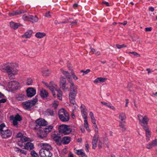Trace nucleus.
Returning <instances> with one entry per match:
<instances>
[{
  "label": "nucleus",
  "mask_w": 157,
  "mask_h": 157,
  "mask_svg": "<svg viewBox=\"0 0 157 157\" xmlns=\"http://www.w3.org/2000/svg\"><path fill=\"white\" fill-rule=\"evenodd\" d=\"M19 153L21 154L26 155L27 154V152L24 150L21 149L20 150Z\"/></svg>",
  "instance_id": "nucleus-53"
},
{
  "label": "nucleus",
  "mask_w": 157,
  "mask_h": 157,
  "mask_svg": "<svg viewBox=\"0 0 157 157\" xmlns=\"http://www.w3.org/2000/svg\"><path fill=\"white\" fill-rule=\"evenodd\" d=\"M26 12V10H16L13 11L12 13H9V15L10 16H13L20 14L24 13Z\"/></svg>",
  "instance_id": "nucleus-20"
},
{
  "label": "nucleus",
  "mask_w": 157,
  "mask_h": 157,
  "mask_svg": "<svg viewBox=\"0 0 157 157\" xmlns=\"http://www.w3.org/2000/svg\"><path fill=\"white\" fill-rule=\"evenodd\" d=\"M43 75L45 76H48L50 74L49 70L47 69L46 70H44L42 71Z\"/></svg>",
  "instance_id": "nucleus-41"
},
{
  "label": "nucleus",
  "mask_w": 157,
  "mask_h": 157,
  "mask_svg": "<svg viewBox=\"0 0 157 157\" xmlns=\"http://www.w3.org/2000/svg\"><path fill=\"white\" fill-rule=\"evenodd\" d=\"M57 91L58 93V94L57 95L58 98L59 100H62V93L61 91L60 90H57Z\"/></svg>",
  "instance_id": "nucleus-38"
},
{
  "label": "nucleus",
  "mask_w": 157,
  "mask_h": 157,
  "mask_svg": "<svg viewBox=\"0 0 157 157\" xmlns=\"http://www.w3.org/2000/svg\"><path fill=\"white\" fill-rule=\"evenodd\" d=\"M18 70L17 69H15L11 72L7 73H8V77L10 79H11L15 78V75L18 74Z\"/></svg>",
  "instance_id": "nucleus-23"
},
{
  "label": "nucleus",
  "mask_w": 157,
  "mask_h": 157,
  "mask_svg": "<svg viewBox=\"0 0 157 157\" xmlns=\"http://www.w3.org/2000/svg\"><path fill=\"white\" fill-rule=\"evenodd\" d=\"M32 33V30H29L25 33L22 36V37H25L27 38H29L31 37Z\"/></svg>",
  "instance_id": "nucleus-31"
},
{
  "label": "nucleus",
  "mask_w": 157,
  "mask_h": 157,
  "mask_svg": "<svg viewBox=\"0 0 157 157\" xmlns=\"http://www.w3.org/2000/svg\"><path fill=\"white\" fill-rule=\"evenodd\" d=\"M48 93L45 90L42 89L40 90V96L43 98L47 97L48 96Z\"/></svg>",
  "instance_id": "nucleus-27"
},
{
  "label": "nucleus",
  "mask_w": 157,
  "mask_h": 157,
  "mask_svg": "<svg viewBox=\"0 0 157 157\" xmlns=\"http://www.w3.org/2000/svg\"><path fill=\"white\" fill-rule=\"evenodd\" d=\"M48 87L49 88V90L52 92L53 97L54 98H56V95L55 92L54 91V90H55V88L52 86H48Z\"/></svg>",
  "instance_id": "nucleus-37"
},
{
  "label": "nucleus",
  "mask_w": 157,
  "mask_h": 157,
  "mask_svg": "<svg viewBox=\"0 0 157 157\" xmlns=\"http://www.w3.org/2000/svg\"><path fill=\"white\" fill-rule=\"evenodd\" d=\"M68 83L66 82V78H60L59 83L60 88L63 90L68 89Z\"/></svg>",
  "instance_id": "nucleus-9"
},
{
  "label": "nucleus",
  "mask_w": 157,
  "mask_h": 157,
  "mask_svg": "<svg viewBox=\"0 0 157 157\" xmlns=\"http://www.w3.org/2000/svg\"><path fill=\"white\" fill-rule=\"evenodd\" d=\"M14 119L18 121H21L22 120L20 116L18 114H17L14 118Z\"/></svg>",
  "instance_id": "nucleus-45"
},
{
  "label": "nucleus",
  "mask_w": 157,
  "mask_h": 157,
  "mask_svg": "<svg viewBox=\"0 0 157 157\" xmlns=\"http://www.w3.org/2000/svg\"><path fill=\"white\" fill-rule=\"evenodd\" d=\"M116 46L117 47L118 49H120L123 48H125L127 47V46L124 44L122 45H119L118 44H116Z\"/></svg>",
  "instance_id": "nucleus-48"
},
{
  "label": "nucleus",
  "mask_w": 157,
  "mask_h": 157,
  "mask_svg": "<svg viewBox=\"0 0 157 157\" xmlns=\"http://www.w3.org/2000/svg\"><path fill=\"white\" fill-rule=\"evenodd\" d=\"M104 144V141L103 140H100L99 141V144L102 145L103 146V144Z\"/></svg>",
  "instance_id": "nucleus-64"
},
{
  "label": "nucleus",
  "mask_w": 157,
  "mask_h": 157,
  "mask_svg": "<svg viewBox=\"0 0 157 157\" xmlns=\"http://www.w3.org/2000/svg\"><path fill=\"white\" fill-rule=\"evenodd\" d=\"M28 138L25 136L21 137L19 140H18L17 142V145L20 147H23V143L28 141Z\"/></svg>",
  "instance_id": "nucleus-18"
},
{
  "label": "nucleus",
  "mask_w": 157,
  "mask_h": 157,
  "mask_svg": "<svg viewBox=\"0 0 157 157\" xmlns=\"http://www.w3.org/2000/svg\"><path fill=\"white\" fill-rule=\"evenodd\" d=\"M30 17L31 15L25 14L23 16L22 18L25 21H29Z\"/></svg>",
  "instance_id": "nucleus-35"
},
{
  "label": "nucleus",
  "mask_w": 157,
  "mask_h": 157,
  "mask_svg": "<svg viewBox=\"0 0 157 157\" xmlns=\"http://www.w3.org/2000/svg\"><path fill=\"white\" fill-rule=\"evenodd\" d=\"M40 146L41 147V148L40 151H41L42 150L43 151H52V146L48 144L41 143L40 144Z\"/></svg>",
  "instance_id": "nucleus-13"
},
{
  "label": "nucleus",
  "mask_w": 157,
  "mask_h": 157,
  "mask_svg": "<svg viewBox=\"0 0 157 157\" xmlns=\"http://www.w3.org/2000/svg\"><path fill=\"white\" fill-rule=\"evenodd\" d=\"M157 146V140L155 139L152 141L151 143L146 145V148L147 149H151L153 147Z\"/></svg>",
  "instance_id": "nucleus-19"
},
{
  "label": "nucleus",
  "mask_w": 157,
  "mask_h": 157,
  "mask_svg": "<svg viewBox=\"0 0 157 157\" xmlns=\"http://www.w3.org/2000/svg\"><path fill=\"white\" fill-rule=\"evenodd\" d=\"M89 115L90 117L91 122L94 121H96L95 118L94 116V115L93 112L91 111H90L89 113Z\"/></svg>",
  "instance_id": "nucleus-44"
},
{
  "label": "nucleus",
  "mask_w": 157,
  "mask_h": 157,
  "mask_svg": "<svg viewBox=\"0 0 157 157\" xmlns=\"http://www.w3.org/2000/svg\"><path fill=\"white\" fill-rule=\"evenodd\" d=\"M60 71L63 75L66 77L67 79H70L71 78V76L70 73L67 71H64L63 69H61Z\"/></svg>",
  "instance_id": "nucleus-33"
},
{
  "label": "nucleus",
  "mask_w": 157,
  "mask_h": 157,
  "mask_svg": "<svg viewBox=\"0 0 157 157\" xmlns=\"http://www.w3.org/2000/svg\"><path fill=\"white\" fill-rule=\"evenodd\" d=\"M38 137L41 139H43L47 137L48 134L43 128H39L36 131Z\"/></svg>",
  "instance_id": "nucleus-10"
},
{
  "label": "nucleus",
  "mask_w": 157,
  "mask_h": 157,
  "mask_svg": "<svg viewBox=\"0 0 157 157\" xmlns=\"http://www.w3.org/2000/svg\"><path fill=\"white\" fill-rule=\"evenodd\" d=\"M98 138L99 136H98L97 134H94L92 142V147L94 149H95L97 147V143Z\"/></svg>",
  "instance_id": "nucleus-17"
},
{
  "label": "nucleus",
  "mask_w": 157,
  "mask_h": 157,
  "mask_svg": "<svg viewBox=\"0 0 157 157\" xmlns=\"http://www.w3.org/2000/svg\"><path fill=\"white\" fill-rule=\"evenodd\" d=\"M152 30V28L151 27H146L145 28V31L146 32H150Z\"/></svg>",
  "instance_id": "nucleus-58"
},
{
  "label": "nucleus",
  "mask_w": 157,
  "mask_h": 157,
  "mask_svg": "<svg viewBox=\"0 0 157 157\" xmlns=\"http://www.w3.org/2000/svg\"><path fill=\"white\" fill-rule=\"evenodd\" d=\"M81 111L82 117L84 119H87V109L86 106L83 104H82L80 106Z\"/></svg>",
  "instance_id": "nucleus-15"
},
{
  "label": "nucleus",
  "mask_w": 157,
  "mask_h": 157,
  "mask_svg": "<svg viewBox=\"0 0 157 157\" xmlns=\"http://www.w3.org/2000/svg\"><path fill=\"white\" fill-rule=\"evenodd\" d=\"M55 89V90L57 91V90H58V87L57 85L55 84H53V85L52 86Z\"/></svg>",
  "instance_id": "nucleus-63"
},
{
  "label": "nucleus",
  "mask_w": 157,
  "mask_h": 157,
  "mask_svg": "<svg viewBox=\"0 0 157 157\" xmlns=\"http://www.w3.org/2000/svg\"><path fill=\"white\" fill-rule=\"evenodd\" d=\"M10 25L12 29H16L20 26V25L19 23H16L13 22H10Z\"/></svg>",
  "instance_id": "nucleus-28"
},
{
  "label": "nucleus",
  "mask_w": 157,
  "mask_h": 157,
  "mask_svg": "<svg viewBox=\"0 0 157 157\" xmlns=\"http://www.w3.org/2000/svg\"><path fill=\"white\" fill-rule=\"evenodd\" d=\"M8 87L12 90H17L19 86V83L16 81H12L8 83Z\"/></svg>",
  "instance_id": "nucleus-8"
},
{
  "label": "nucleus",
  "mask_w": 157,
  "mask_h": 157,
  "mask_svg": "<svg viewBox=\"0 0 157 157\" xmlns=\"http://www.w3.org/2000/svg\"><path fill=\"white\" fill-rule=\"evenodd\" d=\"M13 149L14 151L17 152V153H19L20 152V149L19 148L17 147H14Z\"/></svg>",
  "instance_id": "nucleus-54"
},
{
  "label": "nucleus",
  "mask_w": 157,
  "mask_h": 157,
  "mask_svg": "<svg viewBox=\"0 0 157 157\" xmlns=\"http://www.w3.org/2000/svg\"><path fill=\"white\" fill-rule=\"evenodd\" d=\"M30 155L32 157H39L38 154L34 150H32L31 151Z\"/></svg>",
  "instance_id": "nucleus-40"
},
{
  "label": "nucleus",
  "mask_w": 157,
  "mask_h": 157,
  "mask_svg": "<svg viewBox=\"0 0 157 157\" xmlns=\"http://www.w3.org/2000/svg\"><path fill=\"white\" fill-rule=\"evenodd\" d=\"M119 126L122 128V131L123 132H124L126 130V128L125 126L122 124L121 122L120 123L119 125Z\"/></svg>",
  "instance_id": "nucleus-46"
},
{
  "label": "nucleus",
  "mask_w": 157,
  "mask_h": 157,
  "mask_svg": "<svg viewBox=\"0 0 157 157\" xmlns=\"http://www.w3.org/2000/svg\"><path fill=\"white\" fill-rule=\"evenodd\" d=\"M34 146L33 144L30 142L27 143L24 146V149L28 150H31L33 149Z\"/></svg>",
  "instance_id": "nucleus-22"
},
{
  "label": "nucleus",
  "mask_w": 157,
  "mask_h": 157,
  "mask_svg": "<svg viewBox=\"0 0 157 157\" xmlns=\"http://www.w3.org/2000/svg\"><path fill=\"white\" fill-rule=\"evenodd\" d=\"M68 81L71 84L70 88H72L78 87L77 86L75 85L74 84L72 80L71 79V78L68 79Z\"/></svg>",
  "instance_id": "nucleus-39"
},
{
  "label": "nucleus",
  "mask_w": 157,
  "mask_h": 157,
  "mask_svg": "<svg viewBox=\"0 0 157 157\" xmlns=\"http://www.w3.org/2000/svg\"><path fill=\"white\" fill-rule=\"evenodd\" d=\"M58 115L60 120L63 122H67L69 120V115L68 112L64 109L59 110Z\"/></svg>",
  "instance_id": "nucleus-2"
},
{
  "label": "nucleus",
  "mask_w": 157,
  "mask_h": 157,
  "mask_svg": "<svg viewBox=\"0 0 157 157\" xmlns=\"http://www.w3.org/2000/svg\"><path fill=\"white\" fill-rule=\"evenodd\" d=\"M33 82V80L32 78H28L26 82L27 84L28 85H30L32 84Z\"/></svg>",
  "instance_id": "nucleus-49"
},
{
  "label": "nucleus",
  "mask_w": 157,
  "mask_h": 157,
  "mask_svg": "<svg viewBox=\"0 0 157 157\" xmlns=\"http://www.w3.org/2000/svg\"><path fill=\"white\" fill-rule=\"evenodd\" d=\"M137 117L139 123L143 127V128L144 127H148L147 124L149 121V119L146 116L143 117L141 115L138 114L137 115Z\"/></svg>",
  "instance_id": "nucleus-7"
},
{
  "label": "nucleus",
  "mask_w": 157,
  "mask_h": 157,
  "mask_svg": "<svg viewBox=\"0 0 157 157\" xmlns=\"http://www.w3.org/2000/svg\"><path fill=\"white\" fill-rule=\"evenodd\" d=\"M0 131L1 136L3 139L9 138L12 135V131L7 128L4 123H2L0 125Z\"/></svg>",
  "instance_id": "nucleus-1"
},
{
  "label": "nucleus",
  "mask_w": 157,
  "mask_h": 157,
  "mask_svg": "<svg viewBox=\"0 0 157 157\" xmlns=\"http://www.w3.org/2000/svg\"><path fill=\"white\" fill-rule=\"evenodd\" d=\"M14 64L13 63H4L0 66V70L7 73L11 72L16 69L14 68Z\"/></svg>",
  "instance_id": "nucleus-3"
},
{
  "label": "nucleus",
  "mask_w": 157,
  "mask_h": 157,
  "mask_svg": "<svg viewBox=\"0 0 157 157\" xmlns=\"http://www.w3.org/2000/svg\"><path fill=\"white\" fill-rule=\"evenodd\" d=\"M59 132L64 135H68L72 132V128L67 125L62 124L59 125L58 127Z\"/></svg>",
  "instance_id": "nucleus-5"
},
{
  "label": "nucleus",
  "mask_w": 157,
  "mask_h": 157,
  "mask_svg": "<svg viewBox=\"0 0 157 157\" xmlns=\"http://www.w3.org/2000/svg\"><path fill=\"white\" fill-rule=\"evenodd\" d=\"M84 126L86 129L89 132L90 131V130L89 128L87 120V119H84Z\"/></svg>",
  "instance_id": "nucleus-36"
},
{
  "label": "nucleus",
  "mask_w": 157,
  "mask_h": 157,
  "mask_svg": "<svg viewBox=\"0 0 157 157\" xmlns=\"http://www.w3.org/2000/svg\"><path fill=\"white\" fill-rule=\"evenodd\" d=\"M51 151H40L39 154L41 157H52V154Z\"/></svg>",
  "instance_id": "nucleus-12"
},
{
  "label": "nucleus",
  "mask_w": 157,
  "mask_h": 157,
  "mask_svg": "<svg viewBox=\"0 0 157 157\" xmlns=\"http://www.w3.org/2000/svg\"><path fill=\"white\" fill-rule=\"evenodd\" d=\"M59 102L58 101L55 100L54 101L53 103V106L55 109L57 108L58 106L59 105Z\"/></svg>",
  "instance_id": "nucleus-42"
},
{
  "label": "nucleus",
  "mask_w": 157,
  "mask_h": 157,
  "mask_svg": "<svg viewBox=\"0 0 157 157\" xmlns=\"http://www.w3.org/2000/svg\"><path fill=\"white\" fill-rule=\"evenodd\" d=\"M106 80V78H105L98 77L94 81L95 83H101L105 82Z\"/></svg>",
  "instance_id": "nucleus-29"
},
{
  "label": "nucleus",
  "mask_w": 157,
  "mask_h": 157,
  "mask_svg": "<svg viewBox=\"0 0 157 157\" xmlns=\"http://www.w3.org/2000/svg\"><path fill=\"white\" fill-rule=\"evenodd\" d=\"M92 122L94 124V128H98V126L96 123V121Z\"/></svg>",
  "instance_id": "nucleus-61"
},
{
  "label": "nucleus",
  "mask_w": 157,
  "mask_h": 157,
  "mask_svg": "<svg viewBox=\"0 0 157 157\" xmlns=\"http://www.w3.org/2000/svg\"><path fill=\"white\" fill-rule=\"evenodd\" d=\"M23 135L21 133L19 132L17 134L16 137L17 138H20V139L21 137H23Z\"/></svg>",
  "instance_id": "nucleus-55"
},
{
  "label": "nucleus",
  "mask_w": 157,
  "mask_h": 157,
  "mask_svg": "<svg viewBox=\"0 0 157 157\" xmlns=\"http://www.w3.org/2000/svg\"><path fill=\"white\" fill-rule=\"evenodd\" d=\"M144 129L146 132V139L147 142L150 140L151 137V132L148 127H144Z\"/></svg>",
  "instance_id": "nucleus-21"
},
{
  "label": "nucleus",
  "mask_w": 157,
  "mask_h": 157,
  "mask_svg": "<svg viewBox=\"0 0 157 157\" xmlns=\"http://www.w3.org/2000/svg\"><path fill=\"white\" fill-rule=\"evenodd\" d=\"M48 113L49 115L52 116H53L54 114V111L53 110H48Z\"/></svg>",
  "instance_id": "nucleus-52"
},
{
  "label": "nucleus",
  "mask_w": 157,
  "mask_h": 157,
  "mask_svg": "<svg viewBox=\"0 0 157 157\" xmlns=\"http://www.w3.org/2000/svg\"><path fill=\"white\" fill-rule=\"evenodd\" d=\"M6 100L5 98H2L1 99H0V104L1 103H3L6 102Z\"/></svg>",
  "instance_id": "nucleus-57"
},
{
  "label": "nucleus",
  "mask_w": 157,
  "mask_h": 157,
  "mask_svg": "<svg viewBox=\"0 0 157 157\" xmlns=\"http://www.w3.org/2000/svg\"><path fill=\"white\" fill-rule=\"evenodd\" d=\"M71 75H72L73 78L74 80H77L78 79V77L76 75H75V74L74 72L73 71H71Z\"/></svg>",
  "instance_id": "nucleus-50"
},
{
  "label": "nucleus",
  "mask_w": 157,
  "mask_h": 157,
  "mask_svg": "<svg viewBox=\"0 0 157 157\" xmlns=\"http://www.w3.org/2000/svg\"><path fill=\"white\" fill-rule=\"evenodd\" d=\"M52 13L50 11H49L47 12L44 15L45 17H48L50 18L52 15Z\"/></svg>",
  "instance_id": "nucleus-47"
},
{
  "label": "nucleus",
  "mask_w": 157,
  "mask_h": 157,
  "mask_svg": "<svg viewBox=\"0 0 157 157\" xmlns=\"http://www.w3.org/2000/svg\"><path fill=\"white\" fill-rule=\"evenodd\" d=\"M38 21V19L36 16L31 15L29 21L32 23H35L37 22Z\"/></svg>",
  "instance_id": "nucleus-34"
},
{
  "label": "nucleus",
  "mask_w": 157,
  "mask_h": 157,
  "mask_svg": "<svg viewBox=\"0 0 157 157\" xmlns=\"http://www.w3.org/2000/svg\"><path fill=\"white\" fill-rule=\"evenodd\" d=\"M101 103L103 105H105L108 107H109L110 105H109L108 103L106 102H105L103 101H101Z\"/></svg>",
  "instance_id": "nucleus-60"
},
{
  "label": "nucleus",
  "mask_w": 157,
  "mask_h": 157,
  "mask_svg": "<svg viewBox=\"0 0 157 157\" xmlns=\"http://www.w3.org/2000/svg\"><path fill=\"white\" fill-rule=\"evenodd\" d=\"M38 99L35 98L32 100L23 102L22 103V105L24 109L27 110H30L31 109L32 107L35 105Z\"/></svg>",
  "instance_id": "nucleus-6"
},
{
  "label": "nucleus",
  "mask_w": 157,
  "mask_h": 157,
  "mask_svg": "<svg viewBox=\"0 0 157 157\" xmlns=\"http://www.w3.org/2000/svg\"><path fill=\"white\" fill-rule=\"evenodd\" d=\"M129 53L132 54L135 56H140V55L139 54H138V53H137L136 52H130Z\"/></svg>",
  "instance_id": "nucleus-59"
},
{
  "label": "nucleus",
  "mask_w": 157,
  "mask_h": 157,
  "mask_svg": "<svg viewBox=\"0 0 157 157\" xmlns=\"http://www.w3.org/2000/svg\"><path fill=\"white\" fill-rule=\"evenodd\" d=\"M35 123L41 126H45L48 124L46 121L42 118L37 119L35 121Z\"/></svg>",
  "instance_id": "nucleus-16"
},
{
  "label": "nucleus",
  "mask_w": 157,
  "mask_h": 157,
  "mask_svg": "<svg viewBox=\"0 0 157 157\" xmlns=\"http://www.w3.org/2000/svg\"><path fill=\"white\" fill-rule=\"evenodd\" d=\"M52 137L57 144L59 145L61 144V137L59 134L58 133H52Z\"/></svg>",
  "instance_id": "nucleus-11"
},
{
  "label": "nucleus",
  "mask_w": 157,
  "mask_h": 157,
  "mask_svg": "<svg viewBox=\"0 0 157 157\" xmlns=\"http://www.w3.org/2000/svg\"><path fill=\"white\" fill-rule=\"evenodd\" d=\"M46 35V33H44L38 32L35 34V36L38 38L41 39L45 36Z\"/></svg>",
  "instance_id": "nucleus-32"
},
{
  "label": "nucleus",
  "mask_w": 157,
  "mask_h": 157,
  "mask_svg": "<svg viewBox=\"0 0 157 157\" xmlns=\"http://www.w3.org/2000/svg\"><path fill=\"white\" fill-rule=\"evenodd\" d=\"M26 98L25 95L23 94H17L16 96V99L19 101H22L24 100Z\"/></svg>",
  "instance_id": "nucleus-24"
},
{
  "label": "nucleus",
  "mask_w": 157,
  "mask_h": 157,
  "mask_svg": "<svg viewBox=\"0 0 157 157\" xmlns=\"http://www.w3.org/2000/svg\"><path fill=\"white\" fill-rule=\"evenodd\" d=\"M78 87L70 88V92L69 94V98L70 102L73 105L76 104L75 98L77 95L78 91Z\"/></svg>",
  "instance_id": "nucleus-4"
},
{
  "label": "nucleus",
  "mask_w": 157,
  "mask_h": 157,
  "mask_svg": "<svg viewBox=\"0 0 157 157\" xmlns=\"http://www.w3.org/2000/svg\"><path fill=\"white\" fill-rule=\"evenodd\" d=\"M90 70L88 69H87L86 71H85L83 70H82L81 71V72L83 73V75H85L87 74L89 72H90Z\"/></svg>",
  "instance_id": "nucleus-51"
},
{
  "label": "nucleus",
  "mask_w": 157,
  "mask_h": 157,
  "mask_svg": "<svg viewBox=\"0 0 157 157\" xmlns=\"http://www.w3.org/2000/svg\"><path fill=\"white\" fill-rule=\"evenodd\" d=\"M53 127H54L53 125H50L46 126V127L43 128V129L44 130V131H45V132L48 134L52 131Z\"/></svg>",
  "instance_id": "nucleus-25"
},
{
  "label": "nucleus",
  "mask_w": 157,
  "mask_h": 157,
  "mask_svg": "<svg viewBox=\"0 0 157 157\" xmlns=\"http://www.w3.org/2000/svg\"><path fill=\"white\" fill-rule=\"evenodd\" d=\"M76 154L78 155H81L82 156L84 155L85 153L83 151V150H76Z\"/></svg>",
  "instance_id": "nucleus-43"
},
{
  "label": "nucleus",
  "mask_w": 157,
  "mask_h": 157,
  "mask_svg": "<svg viewBox=\"0 0 157 157\" xmlns=\"http://www.w3.org/2000/svg\"><path fill=\"white\" fill-rule=\"evenodd\" d=\"M71 140V138L70 137L64 136L63 138L62 141L63 144H67L70 142Z\"/></svg>",
  "instance_id": "nucleus-26"
},
{
  "label": "nucleus",
  "mask_w": 157,
  "mask_h": 157,
  "mask_svg": "<svg viewBox=\"0 0 157 157\" xmlns=\"http://www.w3.org/2000/svg\"><path fill=\"white\" fill-rule=\"evenodd\" d=\"M119 118L123 122H125L126 119V116L124 113L122 112L119 114Z\"/></svg>",
  "instance_id": "nucleus-30"
},
{
  "label": "nucleus",
  "mask_w": 157,
  "mask_h": 157,
  "mask_svg": "<svg viewBox=\"0 0 157 157\" xmlns=\"http://www.w3.org/2000/svg\"><path fill=\"white\" fill-rule=\"evenodd\" d=\"M27 95L29 98H31L36 94V90L33 88H29L26 90Z\"/></svg>",
  "instance_id": "nucleus-14"
},
{
  "label": "nucleus",
  "mask_w": 157,
  "mask_h": 157,
  "mask_svg": "<svg viewBox=\"0 0 157 157\" xmlns=\"http://www.w3.org/2000/svg\"><path fill=\"white\" fill-rule=\"evenodd\" d=\"M17 121L13 119V124L14 126H17L18 125V122Z\"/></svg>",
  "instance_id": "nucleus-56"
},
{
  "label": "nucleus",
  "mask_w": 157,
  "mask_h": 157,
  "mask_svg": "<svg viewBox=\"0 0 157 157\" xmlns=\"http://www.w3.org/2000/svg\"><path fill=\"white\" fill-rule=\"evenodd\" d=\"M85 147L86 148V151L87 152H89V145L88 144H86L85 145Z\"/></svg>",
  "instance_id": "nucleus-62"
}]
</instances>
